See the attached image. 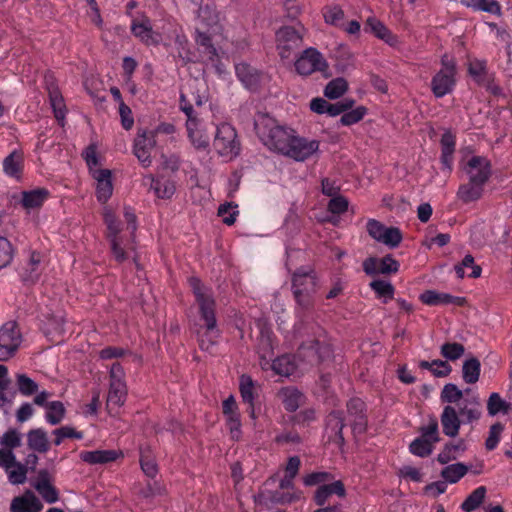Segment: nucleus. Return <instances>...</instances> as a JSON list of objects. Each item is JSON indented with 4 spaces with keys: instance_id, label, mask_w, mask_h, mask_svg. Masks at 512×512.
Listing matches in <instances>:
<instances>
[{
    "instance_id": "obj_1",
    "label": "nucleus",
    "mask_w": 512,
    "mask_h": 512,
    "mask_svg": "<svg viewBox=\"0 0 512 512\" xmlns=\"http://www.w3.org/2000/svg\"><path fill=\"white\" fill-rule=\"evenodd\" d=\"M188 281L198 305L200 320L203 322L196 330L199 346L202 350L209 351L220 335L215 314L216 302L212 290L198 278L190 277Z\"/></svg>"
},
{
    "instance_id": "obj_2",
    "label": "nucleus",
    "mask_w": 512,
    "mask_h": 512,
    "mask_svg": "<svg viewBox=\"0 0 512 512\" xmlns=\"http://www.w3.org/2000/svg\"><path fill=\"white\" fill-rule=\"evenodd\" d=\"M481 402L478 397L465 399L458 408L453 405H446L440 415V422L443 433L455 438L459 434L462 423H472L481 417Z\"/></svg>"
},
{
    "instance_id": "obj_3",
    "label": "nucleus",
    "mask_w": 512,
    "mask_h": 512,
    "mask_svg": "<svg viewBox=\"0 0 512 512\" xmlns=\"http://www.w3.org/2000/svg\"><path fill=\"white\" fill-rule=\"evenodd\" d=\"M255 126L263 144L269 150L284 155L294 131L280 126L274 118L269 116H261Z\"/></svg>"
},
{
    "instance_id": "obj_4",
    "label": "nucleus",
    "mask_w": 512,
    "mask_h": 512,
    "mask_svg": "<svg viewBox=\"0 0 512 512\" xmlns=\"http://www.w3.org/2000/svg\"><path fill=\"white\" fill-rule=\"evenodd\" d=\"M180 109L187 117L186 131L192 146L197 150H206L210 145L209 133L206 124L199 118L197 111L189 104L184 95L180 97Z\"/></svg>"
},
{
    "instance_id": "obj_5",
    "label": "nucleus",
    "mask_w": 512,
    "mask_h": 512,
    "mask_svg": "<svg viewBox=\"0 0 512 512\" xmlns=\"http://www.w3.org/2000/svg\"><path fill=\"white\" fill-rule=\"evenodd\" d=\"M124 376L125 373L120 363H114L110 369V387L106 401L107 410L110 415L116 414L126 401L127 386Z\"/></svg>"
},
{
    "instance_id": "obj_6",
    "label": "nucleus",
    "mask_w": 512,
    "mask_h": 512,
    "mask_svg": "<svg viewBox=\"0 0 512 512\" xmlns=\"http://www.w3.org/2000/svg\"><path fill=\"white\" fill-rule=\"evenodd\" d=\"M293 293L302 308L312 305V295L316 291V277L312 270L298 269L292 279Z\"/></svg>"
},
{
    "instance_id": "obj_7",
    "label": "nucleus",
    "mask_w": 512,
    "mask_h": 512,
    "mask_svg": "<svg viewBox=\"0 0 512 512\" xmlns=\"http://www.w3.org/2000/svg\"><path fill=\"white\" fill-rule=\"evenodd\" d=\"M305 28L283 26L276 32V48L282 59H288L303 44Z\"/></svg>"
},
{
    "instance_id": "obj_8",
    "label": "nucleus",
    "mask_w": 512,
    "mask_h": 512,
    "mask_svg": "<svg viewBox=\"0 0 512 512\" xmlns=\"http://www.w3.org/2000/svg\"><path fill=\"white\" fill-rule=\"evenodd\" d=\"M213 146L220 156L229 159L236 157L240 151V143L235 128L228 123L218 125Z\"/></svg>"
},
{
    "instance_id": "obj_9",
    "label": "nucleus",
    "mask_w": 512,
    "mask_h": 512,
    "mask_svg": "<svg viewBox=\"0 0 512 512\" xmlns=\"http://www.w3.org/2000/svg\"><path fill=\"white\" fill-rule=\"evenodd\" d=\"M442 68L431 80V90L435 97L441 98L453 91L455 86V63L447 56L442 57Z\"/></svg>"
},
{
    "instance_id": "obj_10",
    "label": "nucleus",
    "mask_w": 512,
    "mask_h": 512,
    "mask_svg": "<svg viewBox=\"0 0 512 512\" xmlns=\"http://www.w3.org/2000/svg\"><path fill=\"white\" fill-rule=\"evenodd\" d=\"M22 341L20 330L15 322H7L0 328V361L10 359Z\"/></svg>"
},
{
    "instance_id": "obj_11",
    "label": "nucleus",
    "mask_w": 512,
    "mask_h": 512,
    "mask_svg": "<svg viewBox=\"0 0 512 512\" xmlns=\"http://www.w3.org/2000/svg\"><path fill=\"white\" fill-rule=\"evenodd\" d=\"M295 69L298 74L308 76L316 71L325 72L328 69V63L318 50L310 47L304 50L295 61Z\"/></svg>"
},
{
    "instance_id": "obj_12",
    "label": "nucleus",
    "mask_w": 512,
    "mask_h": 512,
    "mask_svg": "<svg viewBox=\"0 0 512 512\" xmlns=\"http://www.w3.org/2000/svg\"><path fill=\"white\" fill-rule=\"evenodd\" d=\"M318 150V141L298 137L294 133L284 153V156L290 157L296 161H305L306 159L316 154Z\"/></svg>"
},
{
    "instance_id": "obj_13",
    "label": "nucleus",
    "mask_w": 512,
    "mask_h": 512,
    "mask_svg": "<svg viewBox=\"0 0 512 512\" xmlns=\"http://www.w3.org/2000/svg\"><path fill=\"white\" fill-rule=\"evenodd\" d=\"M467 179L485 185L491 177L490 161L483 156H472L463 166Z\"/></svg>"
},
{
    "instance_id": "obj_14",
    "label": "nucleus",
    "mask_w": 512,
    "mask_h": 512,
    "mask_svg": "<svg viewBox=\"0 0 512 512\" xmlns=\"http://www.w3.org/2000/svg\"><path fill=\"white\" fill-rule=\"evenodd\" d=\"M330 354V346L321 343L319 340H311L310 342L304 343L298 350V358L311 366L320 364L324 359L328 358Z\"/></svg>"
},
{
    "instance_id": "obj_15",
    "label": "nucleus",
    "mask_w": 512,
    "mask_h": 512,
    "mask_svg": "<svg viewBox=\"0 0 512 512\" xmlns=\"http://www.w3.org/2000/svg\"><path fill=\"white\" fill-rule=\"evenodd\" d=\"M363 270L368 275L396 273L399 270V262L391 255L383 258L369 257L363 262Z\"/></svg>"
},
{
    "instance_id": "obj_16",
    "label": "nucleus",
    "mask_w": 512,
    "mask_h": 512,
    "mask_svg": "<svg viewBox=\"0 0 512 512\" xmlns=\"http://www.w3.org/2000/svg\"><path fill=\"white\" fill-rule=\"evenodd\" d=\"M155 133L153 131H144L135 139L134 154L144 167L151 164L150 152L155 147Z\"/></svg>"
},
{
    "instance_id": "obj_17",
    "label": "nucleus",
    "mask_w": 512,
    "mask_h": 512,
    "mask_svg": "<svg viewBox=\"0 0 512 512\" xmlns=\"http://www.w3.org/2000/svg\"><path fill=\"white\" fill-rule=\"evenodd\" d=\"M131 31L135 37L147 45H155L160 41V35L152 30L150 20L147 17H141L133 20Z\"/></svg>"
},
{
    "instance_id": "obj_18",
    "label": "nucleus",
    "mask_w": 512,
    "mask_h": 512,
    "mask_svg": "<svg viewBox=\"0 0 512 512\" xmlns=\"http://www.w3.org/2000/svg\"><path fill=\"white\" fill-rule=\"evenodd\" d=\"M91 174L96 181L97 199L100 202L105 203L111 197L113 192L111 171L108 169H95L92 170Z\"/></svg>"
},
{
    "instance_id": "obj_19",
    "label": "nucleus",
    "mask_w": 512,
    "mask_h": 512,
    "mask_svg": "<svg viewBox=\"0 0 512 512\" xmlns=\"http://www.w3.org/2000/svg\"><path fill=\"white\" fill-rule=\"evenodd\" d=\"M42 509L43 504L30 490L22 496L15 497L10 505V512H41Z\"/></svg>"
},
{
    "instance_id": "obj_20",
    "label": "nucleus",
    "mask_w": 512,
    "mask_h": 512,
    "mask_svg": "<svg viewBox=\"0 0 512 512\" xmlns=\"http://www.w3.org/2000/svg\"><path fill=\"white\" fill-rule=\"evenodd\" d=\"M34 488L47 503H55L59 499L57 489L51 484V478L47 470H41L38 473L34 483Z\"/></svg>"
},
{
    "instance_id": "obj_21",
    "label": "nucleus",
    "mask_w": 512,
    "mask_h": 512,
    "mask_svg": "<svg viewBox=\"0 0 512 512\" xmlns=\"http://www.w3.org/2000/svg\"><path fill=\"white\" fill-rule=\"evenodd\" d=\"M143 184L153 189L155 195L161 199L171 198L176 190L173 181L163 178L154 179L151 175L144 177Z\"/></svg>"
},
{
    "instance_id": "obj_22",
    "label": "nucleus",
    "mask_w": 512,
    "mask_h": 512,
    "mask_svg": "<svg viewBox=\"0 0 512 512\" xmlns=\"http://www.w3.org/2000/svg\"><path fill=\"white\" fill-rule=\"evenodd\" d=\"M466 183H463L459 186L457 191V198L464 204H469L475 201H478L482 198L484 193V186L478 182H471V180L467 179Z\"/></svg>"
},
{
    "instance_id": "obj_23",
    "label": "nucleus",
    "mask_w": 512,
    "mask_h": 512,
    "mask_svg": "<svg viewBox=\"0 0 512 512\" xmlns=\"http://www.w3.org/2000/svg\"><path fill=\"white\" fill-rule=\"evenodd\" d=\"M277 396L284 408L289 412L296 411L305 400L304 395L294 387L282 388L279 390Z\"/></svg>"
},
{
    "instance_id": "obj_24",
    "label": "nucleus",
    "mask_w": 512,
    "mask_h": 512,
    "mask_svg": "<svg viewBox=\"0 0 512 512\" xmlns=\"http://www.w3.org/2000/svg\"><path fill=\"white\" fill-rule=\"evenodd\" d=\"M120 454L121 453L116 450H94L82 451L79 456L83 462L95 465L113 462L120 456Z\"/></svg>"
},
{
    "instance_id": "obj_25",
    "label": "nucleus",
    "mask_w": 512,
    "mask_h": 512,
    "mask_svg": "<svg viewBox=\"0 0 512 512\" xmlns=\"http://www.w3.org/2000/svg\"><path fill=\"white\" fill-rule=\"evenodd\" d=\"M24 167V156L19 150L12 151L3 160V171L6 175L20 178Z\"/></svg>"
},
{
    "instance_id": "obj_26",
    "label": "nucleus",
    "mask_w": 512,
    "mask_h": 512,
    "mask_svg": "<svg viewBox=\"0 0 512 512\" xmlns=\"http://www.w3.org/2000/svg\"><path fill=\"white\" fill-rule=\"evenodd\" d=\"M332 495H337L339 497L345 496V488L341 481L338 480L330 484H323L319 486L315 492L314 499L317 505L322 506Z\"/></svg>"
},
{
    "instance_id": "obj_27",
    "label": "nucleus",
    "mask_w": 512,
    "mask_h": 512,
    "mask_svg": "<svg viewBox=\"0 0 512 512\" xmlns=\"http://www.w3.org/2000/svg\"><path fill=\"white\" fill-rule=\"evenodd\" d=\"M198 21V27L201 29L207 31L211 29L215 31L218 28L220 22L219 13L213 6H200L198 9Z\"/></svg>"
},
{
    "instance_id": "obj_28",
    "label": "nucleus",
    "mask_w": 512,
    "mask_h": 512,
    "mask_svg": "<svg viewBox=\"0 0 512 512\" xmlns=\"http://www.w3.org/2000/svg\"><path fill=\"white\" fill-rule=\"evenodd\" d=\"M27 445L38 453H46L50 449L47 433L42 428L31 429L27 433Z\"/></svg>"
},
{
    "instance_id": "obj_29",
    "label": "nucleus",
    "mask_w": 512,
    "mask_h": 512,
    "mask_svg": "<svg viewBox=\"0 0 512 512\" xmlns=\"http://www.w3.org/2000/svg\"><path fill=\"white\" fill-rule=\"evenodd\" d=\"M48 195L49 192L44 188L24 191L21 199L22 206L27 210L39 208L48 198Z\"/></svg>"
},
{
    "instance_id": "obj_30",
    "label": "nucleus",
    "mask_w": 512,
    "mask_h": 512,
    "mask_svg": "<svg viewBox=\"0 0 512 512\" xmlns=\"http://www.w3.org/2000/svg\"><path fill=\"white\" fill-rule=\"evenodd\" d=\"M47 89L51 107L53 108L56 119L60 122L65 118V104L61 92L53 83L47 81Z\"/></svg>"
},
{
    "instance_id": "obj_31",
    "label": "nucleus",
    "mask_w": 512,
    "mask_h": 512,
    "mask_svg": "<svg viewBox=\"0 0 512 512\" xmlns=\"http://www.w3.org/2000/svg\"><path fill=\"white\" fill-rule=\"evenodd\" d=\"M365 29L371 31L379 39L392 44L395 37L392 35L390 30L375 17H369L366 21Z\"/></svg>"
},
{
    "instance_id": "obj_32",
    "label": "nucleus",
    "mask_w": 512,
    "mask_h": 512,
    "mask_svg": "<svg viewBox=\"0 0 512 512\" xmlns=\"http://www.w3.org/2000/svg\"><path fill=\"white\" fill-rule=\"evenodd\" d=\"M297 368L295 360L289 355H283L272 362V369L281 376H290Z\"/></svg>"
},
{
    "instance_id": "obj_33",
    "label": "nucleus",
    "mask_w": 512,
    "mask_h": 512,
    "mask_svg": "<svg viewBox=\"0 0 512 512\" xmlns=\"http://www.w3.org/2000/svg\"><path fill=\"white\" fill-rule=\"evenodd\" d=\"M41 255L37 252H32L27 262L22 277L25 281L34 282L40 275Z\"/></svg>"
},
{
    "instance_id": "obj_34",
    "label": "nucleus",
    "mask_w": 512,
    "mask_h": 512,
    "mask_svg": "<svg viewBox=\"0 0 512 512\" xmlns=\"http://www.w3.org/2000/svg\"><path fill=\"white\" fill-rule=\"evenodd\" d=\"M465 449L466 446L463 440H459L456 444L448 443L438 454L437 460L441 464H447L451 460H455L457 458L458 452H463Z\"/></svg>"
},
{
    "instance_id": "obj_35",
    "label": "nucleus",
    "mask_w": 512,
    "mask_h": 512,
    "mask_svg": "<svg viewBox=\"0 0 512 512\" xmlns=\"http://www.w3.org/2000/svg\"><path fill=\"white\" fill-rule=\"evenodd\" d=\"M480 361L477 358H470L463 363L462 373L466 383L474 384L480 376Z\"/></svg>"
},
{
    "instance_id": "obj_36",
    "label": "nucleus",
    "mask_w": 512,
    "mask_h": 512,
    "mask_svg": "<svg viewBox=\"0 0 512 512\" xmlns=\"http://www.w3.org/2000/svg\"><path fill=\"white\" fill-rule=\"evenodd\" d=\"M468 472V467L463 463H456L446 466L441 471V476L445 482L456 483Z\"/></svg>"
},
{
    "instance_id": "obj_37",
    "label": "nucleus",
    "mask_w": 512,
    "mask_h": 512,
    "mask_svg": "<svg viewBox=\"0 0 512 512\" xmlns=\"http://www.w3.org/2000/svg\"><path fill=\"white\" fill-rule=\"evenodd\" d=\"M196 34V43L204 49L203 51L208 55V58L214 61L218 55L216 48L212 44L210 35L200 27H197Z\"/></svg>"
},
{
    "instance_id": "obj_38",
    "label": "nucleus",
    "mask_w": 512,
    "mask_h": 512,
    "mask_svg": "<svg viewBox=\"0 0 512 512\" xmlns=\"http://www.w3.org/2000/svg\"><path fill=\"white\" fill-rule=\"evenodd\" d=\"M140 465L145 475L150 478H155L158 474V466L155 459L150 455L148 448L140 449Z\"/></svg>"
},
{
    "instance_id": "obj_39",
    "label": "nucleus",
    "mask_w": 512,
    "mask_h": 512,
    "mask_svg": "<svg viewBox=\"0 0 512 512\" xmlns=\"http://www.w3.org/2000/svg\"><path fill=\"white\" fill-rule=\"evenodd\" d=\"M465 269H471V272L467 275L472 278H477L481 274V267L476 265L472 255H466L461 264L455 266V272L459 278H463L466 275Z\"/></svg>"
},
{
    "instance_id": "obj_40",
    "label": "nucleus",
    "mask_w": 512,
    "mask_h": 512,
    "mask_svg": "<svg viewBox=\"0 0 512 512\" xmlns=\"http://www.w3.org/2000/svg\"><path fill=\"white\" fill-rule=\"evenodd\" d=\"M348 89L347 81L342 78L331 80L325 87L324 95L329 99H337L341 97Z\"/></svg>"
},
{
    "instance_id": "obj_41",
    "label": "nucleus",
    "mask_w": 512,
    "mask_h": 512,
    "mask_svg": "<svg viewBox=\"0 0 512 512\" xmlns=\"http://www.w3.org/2000/svg\"><path fill=\"white\" fill-rule=\"evenodd\" d=\"M239 80L248 88L253 87L257 82V74L253 68L246 63H239L235 66Z\"/></svg>"
},
{
    "instance_id": "obj_42",
    "label": "nucleus",
    "mask_w": 512,
    "mask_h": 512,
    "mask_svg": "<svg viewBox=\"0 0 512 512\" xmlns=\"http://www.w3.org/2000/svg\"><path fill=\"white\" fill-rule=\"evenodd\" d=\"M46 420L51 425L59 424L65 415V407L60 401H52L46 405Z\"/></svg>"
},
{
    "instance_id": "obj_43",
    "label": "nucleus",
    "mask_w": 512,
    "mask_h": 512,
    "mask_svg": "<svg viewBox=\"0 0 512 512\" xmlns=\"http://www.w3.org/2000/svg\"><path fill=\"white\" fill-rule=\"evenodd\" d=\"M463 398V392L452 383L446 384L441 392V400L443 402L449 403V405L454 404L453 406H456L458 408V404H461L464 400Z\"/></svg>"
},
{
    "instance_id": "obj_44",
    "label": "nucleus",
    "mask_w": 512,
    "mask_h": 512,
    "mask_svg": "<svg viewBox=\"0 0 512 512\" xmlns=\"http://www.w3.org/2000/svg\"><path fill=\"white\" fill-rule=\"evenodd\" d=\"M345 426V419L341 412L333 411L327 417V429L335 434L339 441H343L342 430Z\"/></svg>"
},
{
    "instance_id": "obj_45",
    "label": "nucleus",
    "mask_w": 512,
    "mask_h": 512,
    "mask_svg": "<svg viewBox=\"0 0 512 512\" xmlns=\"http://www.w3.org/2000/svg\"><path fill=\"white\" fill-rule=\"evenodd\" d=\"M465 348L457 342H446L440 347V354L448 361H456L464 355Z\"/></svg>"
},
{
    "instance_id": "obj_46",
    "label": "nucleus",
    "mask_w": 512,
    "mask_h": 512,
    "mask_svg": "<svg viewBox=\"0 0 512 512\" xmlns=\"http://www.w3.org/2000/svg\"><path fill=\"white\" fill-rule=\"evenodd\" d=\"M421 435L418 437L421 440L430 443L432 447L434 444L440 441L438 422L435 418L431 419V421L426 426H422L420 428Z\"/></svg>"
},
{
    "instance_id": "obj_47",
    "label": "nucleus",
    "mask_w": 512,
    "mask_h": 512,
    "mask_svg": "<svg viewBox=\"0 0 512 512\" xmlns=\"http://www.w3.org/2000/svg\"><path fill=\"white\" fill-rule=\"evenodd\" d=\"M486 494V488L484 486H480L476 488L462 503L461 508L465 512H471L478 508L480 504L483 502Z\"/></svg>"
},
{
    "instance_id": "obj_48",
    "label": "nucleus",
    "mask_w": 512,
    "mask_h": 512,
    "mask_svg": "<svg viewBox=\"0 0 512 512\" xmlns=\"http://www.w3.org/2000/svg\"><path fill=\"white\" fill-rule=\"evenodd\" d=\"M370 288L376 293L379 298H384V302L390 300L394 296V287L389 281L374 280L369 284Z\"/></svg>"
},
{
    "instance_id": "obj_49",
    "label": "nucleus",
    "mask_w": 512,
    "mask_h": 512,
    "mask_svg": "<svg viewBox=\"0 0 512 512\" xmlns=\"http://www.w3.org/2000/svg\"><path fill=\"white\" fill-rule=\"evenodd\" d=\"M239 390L242 400L247 404H252L255 396V385L252 378L248 375H241L239 381Z\"/></svg>"
},
{
    "instance_id": "obj_50",
    "label": "nucleus",
    "mask_w": 512,
    "mask_h": 512,
    "mask_svg": "<svg viewBox=\"0 0 512 512\" xmlns=\"http://www.w3.org/2000/svg\"><path fill=\"white\" fill-rule=\"evenodd\" d=\"M420 367L430 370L437 377H445L451 372V366L443 360L421 361Z\"/></svg>"
},
{
    "instance_id": "obj_51",
    "label": "nucleus",
    "mask_w": 512,
    "mask_h": 512,
    "mask_svg": "<svg viewBox=\"0 0 512 512\" xmlns=\"http://www.w3.org/2000/svg\"><path fill=\"white\" fill-rule=\"evenodd\" d=\"M453 297L449 294L437 293L433 290H427L420 295V300L426 305H438L453 302Z\"/></svg>"
},
{
    "instance_id": "obj_52",
    "label": "nucleus",
    "mask_w": 512,
    "mask_h": 512,
    "mask_svg": "<svg viewBox=\"0 0 512 512\" xmlns=\"http://www.w3.org/2000/svg\"><path fill=\"white\" fill-rule=\"evenodd\" d=\"M5 471L8 475L9 482L12 484H23L27 479V468L18 461H15L12 468H8Z\"/></svg>"
},
{
    "instance_id": "obj_53",
    "label": "nucleus",
    "mask_w": 512,
    "mask_h": 512,
    "mask_svg": "<svg viewBox=\"0 0 512 512\" xmlns=\"http://www.w3.org/2000/svg\"><path fill=\"white\" fill-rule=\"evenodd\" d=\"M16 383L19 392L24 396H31L38 391L37 383L25 374H17Z\"/></svg>"
},
{
    "instance_id": "obj_54",
    "label": "nucleus",
    "mask_w": 512,
    "mask_h": 512,
    "mask_svg": "<svg viewBox=\"0 0 512 512\" xmlns=\"http://www.w3.org/2000/svg\"><path fill=\"white\" fill-rule=\"evenodd\" d=\"M487 410L491 416H494L499 412L507 413L509 410V404L505 402L498 393H492L487 402Z\"/></svg>"
},
{
    "instance_id": "obj_55",
    "label": "nucleus",
    "mask_w": 512,
    "mask_h": 512,
    "mask_svg": "<svg viewBox=\"0 0 512 512\" xmlns=\"http://www.w3.org/2000/svg\"><path fill=\"white\" fill-rule=\"evenodd\" d=\"M21 444V433L16 429H9L0 438V445L5 449L13 450Z\"/></svg>"
},
{
    "instance_id": "obj_56",
    "label": "nucleus",
    "mask_w": 512,
    "mask_h": 512,
    "mask_svg": "<svg viewBox=\"0 0 512 512\" xmlns=\"http://www.w3.org/2000/svg\"><path fill=\"white\" fill-rule=\"evenodd\" d=\"M402 241V234L396 227H386L383 236L379 242L390 246L397 247Z\"/></svg>"
},
{
    "instance_id": "obj_57",
    "label": "nucleus",
    "mask_w": 512,
    "mask_h": 512,
    "mask_svg": "<svg viewBox=\"0 0 512 512\" xmlns=\"http://www.w3.org/2000/svg\"><path fill=\"white\" fill-rule=\"evenodd\" d=\"M503 429H504V426L499 422L493 424L490 427L489 435L485 441V447L487 450L491 451L497 447V445L500 441V437H501V433H502Z\"/></svg>"
},
{
    "instance_id": "obj_58",
    "label": "nucleus",
    "mask_w": 512,
    "mask_h": 512,
    "mask_svg": "<svg viewBox=\"0 0 512 512\" xmlns=\"http://www.w3.org/2000/svg\"><path fill=\"white\" fill-rule=\"evenodd\" d=\"M238 213L237 205L231 203L223 204L218 209V215L222 217L223 222L227 225L235 223Z\"/></svg>"
},
{
    "instance_id": "obj_59",
    "label": "nucleus",
    "mask_w": 512,
    "mask_h": 512,
    "mask_svg": "<svg viewBox=\"0 0 512 512\" xmlns=\"http://www.w3.org/2000/svg\"><path fill=\"white\" fill-rule=\"evenodd\" d=\"M13 259L11 243L4 237H0V269L10 264Z\"/></svg>"
},
{
    "instance_id": "obj_60",
    "label": "nucleus",
    "mask_w": 512,
    "mask_h": 512,
    "mask_svg": "<svg viewBox=\"0 0 512 512\" xmlns=\"http://www.w3.org/2000/svg\"><path fill=\"white\" fill-rule=\"evenodd\" d=\"M366 109L364 107H357L353 110H347L342 115L340 122L342 125L349 126L359 122L365 115Z\"/></svg>"
},
{
    "instance_id": "obj_61",
    "label": "nucleus",
    "mask_w": 512,
    "mask_h": 512,
    "mask_svg": "<svg viewBox=\"0 0 512 512\" xmlns=\"http://www.w3.org/2000/svg\"><path fill=\"white\" fill-rule=\"evenodd\" d=\"M53 434L55 435V445H60L63 439L65 438L81 439L83 437V434L81 432H78L74 428L69 426H63L59 429H56L54 430Z\"/></svg>"
},
{
    "instance_id": "obj_62",
    "label": "nucleus",
    "mask_w": 512,
    "mask_h": 512,
    "mask_svg": "<svg viewBox=\"0 0 512 512\" xmlns=\"http://www.w3.org/2000/svg\"><path fill=\"white\" fill-rule=\"evenodd\" d=\"M409 448L412 454L419 457H427L433 451L432 445H430V443L428 442L421 440L420 438H416L415 440H413Z\"/></svg>"
},
{
    "instance_id": "obj_63",
    "label": "nucleus",
    "mask_w": 512,
    "mask_h": 512,
    "mask_svg": "<svg viewBox=\"0 0 512 512\" xmlns=\"http://www.w3.org/2000/svg\"><path fill=\"white\" fill-rule=\"evenodd\" d=\"M104 221H105V223L107 225V229H108V234H107L108 240H111V238H114V237H120L118 235L121 230L120 223L111 211H108V210L105 211Z\"/></svg>"
},
{
    "instance_id": "obj_64",
    "label": "nucleus",
    "mask_w": 512,
    "mask_h": 512,
    "mask_svg": "<svg viewBox=\"0 0 512 512\" xmlns=\"http://www.w3.org/2000/svg\"><path fill=\"white\" fill-rule=\"evenodd\" d=\"M324 19L328 24L340 26L344 19V11L338 6L328 7L324 11Z\"/></svg>"
}]
</instances>
